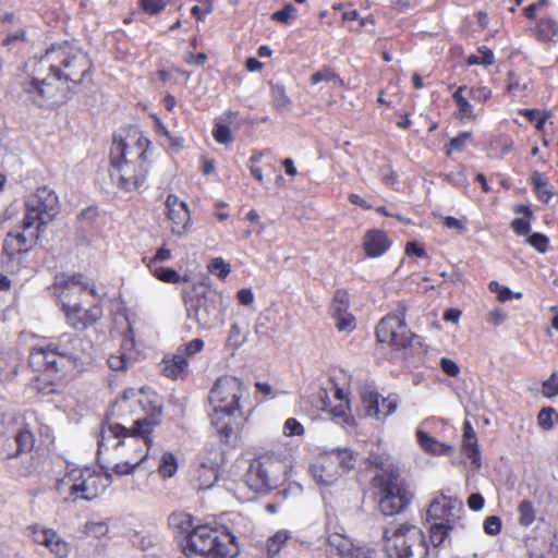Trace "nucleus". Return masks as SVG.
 Segmentation results:
<instances>
[{"instance_id": "1", "label": "nucleus", "mask_w": 558, "mask_h": 558, "mask_svg": "<svg viewBox=\"0 0 558 558\" xmlns=\"http://www.w3.org/2000/svg\"><path fill=\"white\" fill-rule=\"evenodd\" d=\"M34 75L22 83L24 93L38 107L56 99L54 81L78 85L90 71L88 56L78 47L64 41L52 45L36 62Z\"/></svg>"}, {"instance_id": "2", "label": "nucleus", "mask_w": 558, "mask_h": 558, "mask_svg": "<svg viewBox=\"0 0 558 558\" xmlns=\"http://www.w3.org/2000/svg\"><path fill=\"white\" fill-rule=\"evenodd\" d=\"M242 386L239 378L233 376L220 377L209 392V403L213 407L210 421L222 441L230 445L241 442L243 415L240 408Z\"/></svg>"}, {"instance_id": "3", "label": "nucleus", "mask_w": 558, "mask_h": 558, "mask_svg": "<svg viewBox=\"0 0 558 558\" xmlns=\"http://www.w3.org/2000/svg\"><path fill=\"white\" fill-rule=\"evenodd\" d=\"M149 141L140 136L134 146L120 140L114 141L110 151V178L117 186L126 192L140 187L148 173Z\"/></svg>"}, {"instance_id": "4", "label": "nucleus", "mask_w": 558, "mask_h": 558, "mask_svg": "<svg viewBox=\"0 0 558 558\" xmlns=\"http://www.w3.org/2000/svg\"><path fill=\"white\" fill-rule=\"evenodd\" d=\"M83 356V339L76 335L64 333L46 349L33 352L29 362L38 368L43 367L50 375L63 377L81 368Z\"/></svg>"}, {"instance_id": "5", "label": "nucleus", "mask_w": 558, "mask_h": 558, "mask_svg": "<svg viewBox=\"0 0 558 558\" xmlns=\"http://www.w3.org/2000/svg\"><path fill=\"white\" fill-rule=\"evenodd\" d=\"M234 541L227 531L199 525L189 533L183 550L189 558H233L239 551Z\"/></svg>"}, {"instance_id": "6", "label": "nucleus", "mask_w": 558, "mask_h": 558, "mask_svg": "<svg viewBox=\"0 0 558 558\" xmlns=\"http://www.w3.org/2000/svg\"><path fill=\"white\" fill-rule=\"evenodd\" d=\"M186 316L203 329H211L220 322L223 296L203 283L183 291Z\"/></svg>"}, {"instance_id": "7", "label": "nucleus", "mask_w": 558, "mask_h": 558, "mask_svg": "<svg viewBox=\"0 0 558 558\" xmlns=\"http://www.w3.org/2000/svg\"><path fill=\"white\" fill-rule=\"evenodd\" d=\"M291 468L289 456L282 452L263 453L251 462L246 485L257 493L268 492L287 478Z\"/></svg>"}, {"instance_id": "8", "label": "nucleus", "mask_w": 558, "mask_h": 558, "mask_svg": "<svg viewBox=\"0 0 558 558\" xmlns=\"http://www.w3.org/2000/svg\"><path fill=\"white\" fill-rule=\"evenodd\" d=\"M385 551L389 558H429L424 533L416 526L400 524L384 532Z\"/></svg>"}, {"instance_id": "9", "label": "nucleus", "mask_w": 558, "mask_h": 558, "mask_svg": "<svg viewBox=\"0 0 558 558\" xmlns=\"http://www.w3.org/2000/svg\"><path fill=\"white\" fill-rule=\"evenodd\" d=\"M112 475L109 472L101 474L90 468H73L56 483V490L61 494L69 489L74 499L92 501L100 496L111 484Z\"/></svg>"}, {"instance_id": "10", "label": "nucleus", "mask_w": 558, "mask_h": 558, "mask_svg": "<svg viewBox=\"0 0 558 558\" xmlns=\"http://www.w3.org/2000/svg\"><path fill=\"white\" fill-rule=\"evenodd\" d=\"M372 482L379 498V510L385 515H393L400 513L410 504L412 493L404 484L400 473L375 475Z\"/></svg>"}, {"instance_id": "11", "label": "nucleus", "mask_w": 558, "mask_h": 558, "mask_svg": "<svg viewBox=\"0 0 558 558\" xmlns=\"http://www.w3.org/2000/svg\"><path fill=\"white\" fill-rule=\"evenodd\" d=\"M154 425L155 423L147 417L135 421L133 429H129L119 423L110 424L101 432L98 451L106 446L107 440L124 437L129 438V440L126 442L118 441L114 447L128 446L132 449V452L141 453L143 451V444L150 446L151 439L148 438V435L153 432Z\"/></svg>"}, {"instance_id": "12", "label": "nucleus", "mask_w": 558, "mask_h": 558, "mask_svg": "<svg viewBox=\"0 0 558 558\" xmlns=\"http://www.w3.org/2000/svg\"><path fill=\"white\" fill-rule=\"evenodd\" d=\"M83 275H65L60 274L56 276L54 289L59 292L60 298L63 302V311L66 317L68 324L76 330L86 329L84 317L81 316L82 307L80 303L71 304L70 296L72 294H81L87 289V284L82 282Z\"/></svg>"}, {"instance_id": "13", "label": "nucleus", "mask_w": 558, "mask_h": 558, "mask_svg": "<svg viewBox=\"0 0 558 558\" xmlns=\"http://www.w3.org/2000/svg\"><path fill=\"white\" fill-rule=\"evenodd\" d=\"M405 307L400 305L395 314H388L379 322L376 336L379 342L396 347H407L411 343V332L405 324Z\"/></svg>"}, {"instance_id": "14", "label": "nucleus", "mask_w": 558, "mask_h": 558, "mask_svg": "<svg viewBox=\"0 0 558 558\" xmlns=\"http://www.w3.org/2000/svg\"><path fill=\"white\" fill-rule=\"evenodd\" d=\"M59 211L58 196L46 186L37 189L36 193L26 201V214L33 220L47 227Z\"/></svg>"}, {"instance_id": "15", "label": "nucleus", "mask_w": 558, "mask_h": 558, "mask_svg": "<svg viewBox=\"0 0 558 558\" xmlns=\"http://www.w3.org/2000/svg\"><path fill=\"white\" fill-rule=\"evenodd\" d=\"M45 229L46 226L33 220L29 216H24L21 226L9 231L4 240H12L15 247L27 253L37 244Z\"/></svg>"}, {"instance_id": "16", "label": "nucleus", "mask_w": 558, "mask_h": 558, "mask_svg": "<svg viewBox=\"0 0 558 558\" xmlns=\"http://www.w3.org/2000/svg\"><path fill=\"white\" fill-rule=\"evenodd\" d=\"M0 459L7 462L12 474L21 477H28L36 470L33 459L22 458L14 439L0 437Z\"/></svg>"}, {"instance_id": "17", "label": "nucleus", "mask_w": 558, "mask_h": 558, "mask_svg": "<svg viewBox=\"0 0 558 558\" xmlns=\"http://www.w3.org/2000/svg\"><path fill=\"white\" fill-rule=\"evenodd\" d=\"M361 399L365 405L366 415L378 421L385 420L395 413L398 407L397 398H381L371 387H363L360 392Z\"/></svg>"}, {"instance_id": "18", "label": "nucleus", "mask_w": 558, "mask_h": 558, "mask_svg": "<svg viewBox=\"0 0 558 558\" xmlns=\"http://www.w3.org/2000/svg\"><path fill=\"white\" fill-rule=\"evenodd\" d=\"M462 510V502L458 499L440 495L436 497L427 509V521L428 522H440L446 525H452L459 518V513Z\"/></svg>"}, {"instance_id": "19", "label": "nucleus", "mask_w": 558, "mask_h": 558, "mask_svg": "<svg viewBox=\"0 0 558 558\" xmlns=\"http://www.w3.org/2000/svg\"><path fill=\"white\" fill-rule=\"evenodd\" d=\"M312 473L316 482L323 485H331L341 476L336 458L332 457L331 452L320 454L317 458L312 466Z\"/></svg>"}, {"instance_id": "20", "label": "nucleus", "mask_w": 558, "mask_h": 558, "mask_svg": "<svg viewBox=\"0 0 558 558\" xmlns=\"http://www.w3.org/2000/svg\"><path fill=\"white\" fill-rule=\"evenodd\" d=\"M25 252H22L21 248L12 244V240H4L1 253L2 268L11 274L19 272L25 267Z\"/></svg>"}, {"instance_id": "21", "label": "nucleus", "mask_w": 558, "mask_h": 558, "mask_svg": "<svg viewBox=\"0 0 558 558\" xmlns=\"http://www.w3.org/2000/svg\"><path fill=\"white\" fill-rule=\"evenodd\" d=\"M327 544L329 553L340 558H355V554L363 550V547H356L350 538L338 533L330 534Z\"/></svg>"}, {"instance_id": "22", "label": "nucleus", "mask_w": 558, "mask_h": 558, "mask_svg": "<svg viewBox=\"0 0 558 558\" xmlns=\"http://www.w3.org/2000/svg\"><path fill=\"white\" fill-rule=\"evenodd\" d=\"M364 250L369 257H379L390 247L387 234L380 230H371L364 236Z\"/></svg>"}, {"instance_id": "23", "label": "nucleus", "mask_w": 558, "mask_h": 558, "mask_svg": "<svg viewBox=\"0 0 558 558\" xmlns=\"http://www.w3.org/2000/svg\"><path fill=\"white\" fill-rule=\"evenodd\" d=\"M189 363L181 353V350H177V353L171 357H165L162 360V374L171 379L183 378L186 374Z\"/></svg>"}, {"instance_id": "24", "label": "nucleus", "mask_w": 558, "mask_h": 558, "mask_svg": "<svg viewBox=\"0 0 558 558\" xmlns=\"http://www.w3.org/2000/svg\"><path fill=\"white\" fill-rule=\"evenodd\" d=\"M415 436L420 447L427 453L442 456L452 450L451 446L438 441L436 438L432 437L428 433L421 428L416 429Z\"/></svg>"}, {"instance_id": "25", "label": "nucleus", "mask_w": 558, "mask_h": 558, "mask_svg": "<svg viewBox=\"0 0 558 558\" xmlns=\"http://www.w3.org/2000/svg\"><path fill=\"white\" fill-rule=\"evenodd\" d=\"M220 451H215V460L207 462H202L198 470V481H199V489H208L210 488L215 482L218 480V458L220 457Z\"/></svg>"}, {"instance_id": "26", "label": "nucleus", "mask_w": 558, "mask_h": 558, "mask_svg": "<svg viewBox=\"0 0 558 558\" xmlns=\"http://www.w3.org/2000/svg\"><path fill=\"white\" fill-rule=\"evenodd\" d=\"M167 215L172 222V232L178 235L185 234L191 222L190 210L186 203L180 204V208L178 209H170V213H167Z\"/></svg>"}, {"instance_id": "27", "label": "nucleus", "mask_w": 558, "mask_h": 558, "mask_svg": "<svg viewBox=\"0 0 558 558\" xmlns=\"http://www.w3.org/2000/svg\"><path fill=\"white\" fill-rule=\"evenodd\" d=\"M14 442L19 448L22 458L29 459L27 453L32 451L35 445V437L31 424L25 423L16 430L14 435Z\"/></svg>"}, {"instance_id": "28", "label": "nucleus", "mask_w": 558, "mask_h": 558, "mask_svg": "<svg viewBox=\"0 0 558 558\" xmlns=\"http://www.w3.org/2000/svg\"><path fill=\"white\" fill-rule=\"evenodd\" d=\"M369 466L376 468L379 472L376 475H387L389 473H400L399 469L395 465L392 458L387 452H371L367 457Z\"/></svg>"}, {"instance_id": "29", "label": "nucleus", "mask_w": 558, "mask_h": 558, "mask_svg": "<svg viewBox=\"0 0 558 558\" xmlns=\"http://www.w3.org/2000/svg\"><path fill=\"white\" fill-rule=\"evenodd\" d=\"M17 361L14 352L0 353V380L11 379L16 374Z\"/></svg>"}, {"instance_id": "30", "label": "nucleus", "mask_w": 558, "mask_h": 558, "mask_svg": "<svg viewBox=\"0 0 558 558\" xmlns=\"http://www.w3.org/2000/svg\"><path fill=\"white\" fill-rule=\"evenodd\" d=\"M558 32L557 22L550 17L541 19L535 27V34L538 40L549 41Z\"/></svg>"}, {"instance_id": "31", "label": "nucleus", "mask_w": 558, "mask_h": 558, "mask_svg": "<svg viewBox=\"0 0 558 558\" xmlns=\"http://www.w3.org/2000/svg\"><path fill=\"white\" fill-rule=\"evenodd\" d=\"M466 90V86H460L452 95L454 102L458 106V116L460 119H474L473 106L464 97L463 92Z\"/></svg>"}, {"instance_id": "32", "label": "nucleus", "mask_w": 558, "mask_h": 558, "mask_svg": "<svg viewBox=\"0 0 558 558\" xmlns=\"http://www.w3.org/2000/svg\"><path fill=\"white\" fill-rule=\"evenodd\" d=\"M270 94L274 107L280 111H288L291 109L292 101L287 96L286 89L281 84L274 83L270 86Z\"/></svg>"}, {"instance_id": "33", "label": "nucleus", "mask_w": 558, "mask_h": 558, "mask_svg": "<svg viewBox=\"0 0 558 558\" xmlns=\"http://www.w3.org/2000/svg\"><path fill=\"white\" fill-rule=\"evenodd\" d=\"M330 452H331L332 457L336 458V461L339 466V471L341 472V475L354 468L356 458L353 454V452L351 450H349L348 448L337 449V450H332Z\"/></svg>"}, {"instance_id": "34", "label": "nucleus", "mask_w": 558, "mask_h": 558, "mask_svg": "<svg viewBox=\"0 0 558 558\" xmlns=\"http://www.w3.org/2000/svg\"><path fill=\"white\" fill-rule=\"evenodd\" d=\"M462 447L468 456L469 459H471L472 464L475 469H480L481 466V453L478 449V442L476 435H471L468 437H463L462 439Z\"/></svg>"}, {"instance_id": "35", "label": "nucleus", "mask_w": 558, "mask_h": 558, "mask_svg": "<svg viewBox=\"0 0 558 558\" xmlns=\"http://www.w3.org/2000/svg\"><path fill=\"white\" fill-rule=\"evenodd\" d=\"M518 522L521 526L531 525L536 519V510L532 501L524 499L518 506Z\"/></svg>"}, {"instance_id": "36", "label": "nucleus", "mask_w": 558, "mask_h": 558, "mask_svg": "<svg viewBox=\"0 0 558 558\" xmlns=\"http://www.w3.org/2000/svg\"><path fill=\"white\" fill-rule=\"evenodd\" d=\"M290 532L280 530L267 541V556L274 558L281 549V546L289 539Z\"/></svg>"}, {"instance_id": "37", "label": "nucleus", "mask_w": 558, "mask_h": 558, "mask_svg": "<svg viewBox=\"0 0 558 558\" xmlns=\"http://www.w3.org/2000/svg\"><path fill=\"white\" fill-rule=\"evenodd\" d=\"M243 342L244 336L242 335L241 327L238 324H233L226 340V350L230 355H234L235 351L240 349Z\"/></svg>"}, {"instance_id": "38", "label": "nucleus", "mask_w": 558, "mask_h": 558, "mask_svg": "<svg viewBox=\"0 0 558 558\" xmlns=\"http://www.w3.org/2000/svg\"><path fill=\"white\" fill-rule=\"evenodd\" d=\"M169 525L179 532H191L192 530V517L184 512H173L169 517Z\"/></svg>"}, {"instance_id": "39", "label": "nucleus", "mask_w": 558, "mask_h": 558, "mask_svg": "<svg viewBox=\"0 0 558 558\" xmlns=\"http://www.w3.org/2000/svg\"><path fill=\"white\" fill-rule=\"evenodd\" d=\"M429 538L434 547L440 546L446 539L449 531L452 529V525H446L440 522H429Z\"/></svg>"}, {"instance_id": "40", "label": "nucleus", "mask_w": 558, "mask_h": 558, "mask_svg": "<svg viewBox=\"0 0 558 558\" xmlns=\"http://www.w3.org/2000/svg\"><path fill=\"white\" fill-rule=\"evenodd\" d=\"M349 298L345 291H337L330 307L333 317L349 313Z\"/></svg>"}, {"instance_id": "41", "label": "nucleus", "mask_w": 558, "mask_h": 558, "mask_svg": "<svg viewBox=\"0 0 558 558\" xmlns=\"http://www.w3.org/2000/svg\"><path fill=\"white\" fill-rule=\"evenodd\" d=\"M29 536L37 544L45 545L47 547L48 543L51 542V537H54V531L51 529H44L37 525L28 527Z\"/></svg>"}, {"instance_id": "42", "label": "nucleus", "mask_w": 558, "mask_h": 558, "mask_svg": "<svg viewBox=\"0 0 558 558\" xmlns=\"http://www.w3.org/2000/svg\"><path fill=\"white\" fill-rule=\"evenodd\" d=\"M310 81L313 85L320 82H331L333 85H342V80L329 68H324L315 72L311 76Z\"/></svg>"}, {"instance_id": "43", "label": "nucleus", "mask_w": 558, "mask_h": 558, "mask_svg": "<svg viewBox=\"0 0 558 558\" xmlns=\"http://www.w3.org/2000/svg\"><path fill=\"white\" fill-rule=\"evenodd\" d=\"M159 473L162 477H171L177 471V459L171 452H165L159 464Z\"/></svg>"}, {"instance_id": "44", "label": "nucleus", "mask_w": 558, "mask_h": 558, "mask_svg": "<svg viewBox=\"0 0 558 558\" xmlns=\"http://www.w3.org/2000/svg\"><path fill=\"white\" fill-rule=\"evenodd\" d=\"M531 181L538 197L545 202H548L549 198L551 197V194L546 190V178L542 173L536 171L532 174Z\"/></svg>"}, {"instance_id": "45", "label": "nucleus", "mask_w": 558, "mask_h": 558, "mask_svg": "<svg viewBox=\"0 0 558 558\" xmlns=\"http://www.w3.org/2000/svg\"><path fill=\"white\" fill-rule=\"evenodd\" d=\"M557 421L558 414L553 408H544L537 415L538 425L546 430L551 429Z\"/></svg>"}, {"instance_id": "46", "label": "nucleus", "mask_w": 558, "mask_h": 558, "mask_svg": "<svg viewBox=\"0 0 558 558\" xmlns=\"http://www.w3.org/2000/svg\"><path fill=\"white\" fill-rule=\"evenodd\" d=\"M147 458V452L144 453L140 460L133 461L132 459H129L124 462L117 463L113 468V472L117 475H128L132 474Z\"/></svg>"}, {"instance_id": "47", "label": "nucleus", "mask_w": 558, "mask_h": 558, "mask_svg": "<svg viewBox=\"0 0 558 558\" xmlns=\"http://www.w3.org/2000/svg\"><path fill=\"white\" fill-rule=\"evenodd\" d=\"M207 269L209 272L215 274L220 280H225L230 274V265L226 263L221 257L211 259L208 264Z\"/></svg>"}, {"instance_id": "48", "label": "nucleus", "mask_w": 558, "mask_h": 558, "mask_svg": "<svg viewBox=\"0 0 558 558\" xmlns=\"http://www.w3.org/2000/svg\"><path fill=\"white\" fill-rule=\"evenodd\" d=\"M494 63V53L490 49L486 47H482L478 49L477 54H471L468 58V64L474 65V64H483V65H490Z\"/></svg>"}, {"instance_id": "49", "label": "nucleus", "mask_w": 558, "mask_h": 558, "mask_svg": "<svg viewBox=\"0 0 558 558\" xmlns=\"http://www.w3.org/2000/svg\"><path fill=\"white\" fill-rule=\"evenodd\" d=\"M51 542L48 543L47 547L52 554L59 558L66 557L70 549L68 543L62 539L54 531V537H51Z\"/></svg>"}, {"instance_id": "50", "label": "nucleus", "mask_w": 558, "mask_h": 558, "mask_svg": "<svg viewBox=\"0 0 558 558\" xmlns=\"http://www.w3.org/2000/svg\"><path fill=\"white\" fill-rule=\"evenodd\" d=\"M296 9L293 4L288 3L282 10L272 13L271 19L282 24H289L295 19Z\"/></svg>"}, {"instance_id": "51", "label": "nucleus", "mask_w": 558, "mask_h": 558, "mask_svg": "<svg viewBox=\"0 0 558 558\" xmlns=\"http://www.w3.org/2000/svg\"><path fill=\"white\" fill-rule=\"evenodd\" d=\"M282 433L287 437L302 436L304 427L296 418L290 417L284 422Z\"/></svg>"}, {"instance_id": "52", "label": "nucleus", "mask_w": 558, "mask_h": 558, "mask_svg": "<svg viewBox=\"0 0 558 558\" xmlns=\"http://www.w3.org/2000/svg\"><path fill=\"white\" fill-rule=\"evenodd\" d=\"M489 289L492 292L497 293V298L500 302L508 301L513 296L521 298V293L513 294V292L509 288L501 286L496 281H492L489 283Z\"/></svg>"}, {"instance_id": "53", "label": "nucleus", "mask_w": 558, "mask_h": 558, "mask_svg": "<svg viewBox=\"0 0 558 558\" xmlns=\"http://www.w3.org/2000/svg\"><path fill=\"white\" fill-rule=\"evenodd\" d=\"M154 275L163 282H178L180 280V275L172 268L158 267L154 270Z\"/></svg>"}, {"instance_id": "54", "label": "nucleus", "mask_w": 558, "mask_h": 558, "mask_svg": "<svg viewBox=\"0 0 558 558\" xmlns=\"http://www.w3.org/2000/svg\"><path fill=\"white\" fill-rule=\"evenodd\" d=\"M333 318L336 319V327L339 331H351L354 329L355 319L350 313H344Z\"/></svg>"}, {"instance_id": "55", "label": "nucleus", "mask_w": 558, "mask_h": 558, "mask_svg": "<svg viewBox=\"0 0 558 558\" xmlns=\"http://www.w3.org/2000/svg\"><path fill=\"white\" fill-rule=\"evenodd\" d=\"M526 242L539 253H545L547 250L548 239L542 233H533Z\"/></svg>"}, {"instance_id": "56", "label": "nucleus", "mask_w": 558, "mask_h": 558, "mask_svg": "<svg viewBox=\"0 0 558 558\" xmlns=\"http://www.w3.org/2000/svg\"><path fill=\"white\" fill-rule=\"evenodd\" d=\"M542 392L547 398L558 396V375L553 374L542 387Z\"/></svg>"}, {"instance_id": "57", "label": "nucleus", "mask_w": 558, "mask_h": 558, "mask_svg": "<svg viewBox=\"0 0 558 558\" xmlns=\"http://www.w3.org/2000/svg\"><path fill=\"white\" fill-rule=\"evenodd\" d=\"M204 347V341L202 339H194L189 343L181 345L178 350H181V353L186 359V356H193L197 352H199Z\"/></svg>"}, {"instance_id": "58", "label": "nucleus", "mask_w": 558, "mask_h": 558, "mask_svg": "<svg viewBox=\"0 0 558 558\" xmlns=\"http://www.w3.org/2000/svg\"><path fill=\"white\" fill-rule=\"evenodd\" d=\"M501 530V520L499 517L490 515L484 521V531L488 535L495 536Z\"/></svg>"}, {"instance_id": "59", "label": "nucleus", "mask_w": 558, "mask_h": 558, "mask_svg": "<svg viewBox=\"0 0 558 558\" xmlns=\"http://www.w3.org/2000/svg\"><path fill=\"white\" fill-rule=\"evenodd\" d=\"M142 9L148 14H157L166 7L165 0H141Z\"/></svg>"}, {"instance_id": "60", "label": "nucleus", "mask_w": 558, "mask_h": 558, "mask_svg": "<svg viewBox=\"0 0 558 558\" xmlns=\"http://www.w3.org/2000/svg\"><path fill=\"white\" fill-rule=\"evenodd\" d=\"M214 137L219 144H228L231 142L230 129L225 124H217L214 130Z\"/></svg>"}, {"instance_id": "61", "label": "nucleus", "mask_w": 558, "mask_h": 558, "mask_svg": "<svg viewBox=\"0 0 558 558\" xmlns=\"http://www.w3.org/2000/svg\"><path fill=\"white\" fill-rule=\"evenodd\" d=\"M108 531V526L102 522H89L85 525V533L94 537H100Z\"/></svg>"}, {"instance_id": "62", "label": "nucleus", "mask_w": 558, "mask_h": 558, "mask_svg": "<svg viewBox=\"0 0 558 558\" xmlns=\"http://www.w3.org/2000/svg\"><path fill=\"white\" fill-rule=\"evenodd\" d=\"M256 392L262 395V398H256V405L260 404L267 398H274L275 393L272 392V387L267 383L257 381L255 384Z\"/></svg>"}, {"instance_id": "63", "label": "nucleus", "mask_w": 558, "mask_h": 558, "mask_svg": "<svg viewBox=\"0 0 558 558\" xmlns=\"http://www.w3.org/2000/svg\"><path fill=\"white\" fill-rule=\"evenodd\" d=\"M101 316H102V311H101V307L98 306V305H94L90 308H88L87 311H85V313H84V319H85L84 323L86 324V328L89 325H93L97 320H99Z\"/></svg>"}, {"instance_id": "64", "label": "nucleus", "mask_w": 558, "mask_h": 558, "mask_svg": "<svg viewBox=\"0 0 558 558\" xmlns=\"http://www.w3.org/2000/svg\"><path fill=\"white\" fill-rule=\"evenodd\" d=\"M511 227L518 235H526L531 231V226L526 218L514 219L511 222Z\"/></svg>"}]
</instances>
